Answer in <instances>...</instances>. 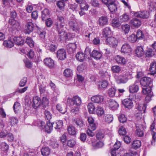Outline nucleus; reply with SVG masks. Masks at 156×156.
Here are the masks:
<instances>
[{
  "mask_svg": "<svg viewBox=\"0 0 156 156\" xmlns=\"http://www.w3.org/2000/svg\"><path fill=\"white\" fill-rule=\"evenodd\" d=\"M66 48L69 53L73 52L76 48V44L74 43H70L66 45Z\"/></svg>",
  "mask_w": 156,
  "mask_h": 156,
  "instance_id": "obj_28",
  "label": "nucleus"
},
{
  "mask_svg": "<svg viewBox=\"0 0 156 156\" xmlns=\"http://www.w3.org/2000/svg\"><path fill=\"white\" fill-rule=\"evenodd\" d=\"M53 124L51 123L49 121L47 122V125H45L44 129L45 131L48 133H50L52 129Z\"/></svg>",
  "mask_w": 156,
  "mask_h": 156,
  "instance_id": "obj_37",
  "label": "nucleus"
},
{
  "mask_svg": "<svg viewBox=\"0 0 156 156\" xmlns=\"http://www.w3.org/2000/svg\"><path fill=\"white\" fill-rule=\"evenodd\" d=\"M116 62L121 64L124 65L126 63V60L124 57L119 55H117L115 57Z\"/></svg>",
  "mask_w": 156,
  "mask_h": 156,
  "instance_id": "obj_26",
  "label": "nucleus"
},
{
  "mask_svg": "<svg viewBox=\"0 0 156 156\" xmlns=\"http://www.w3.org/2000/svg\"><path fill=\"white\" fill-rule=\"evenodd\" d=\"M118 119L119 122L122 123H123L127 120V118L125 117V115L123 114H120L118 116Z\"/></svg>",
  "mask_w": 156,
  "mask_h": 156,
  "instance_id": "obj_60",
  "label": "nucleus"
},
{
  "mask_svg": "<svg viewBox=\"0 0 156 156\" xmlns=\"http://www.w3.org/2000/svg\"><path fill=\"white\" fill-rule=\"evenodd\" d=\"M4 45L7 47L11 48L14 45L13 43L10 40L5 41L3 43Z\"/></svg>",
  "mask_w": 156,
  "mask_h": 156,
  "instance_id": "obj_52",
  "label": "nucleus"
},
{
  "mask_svg": "<svg viewBox=\"0 0 156 156\" xmlns=\"http://www.w3.org/2000/svg\"><path fill=\"white\" fill-rule=\"evenodd\" d=\"M64 74L66 77H69L73 75L72 71L69 69H67L64 70Z\"/></svg>",
  "mask_w": 156,
  "mask_h": 156,
  "instance_id": "obj_55",
  "label": "nucleus"
},
{
  "mask_svg": "<svg viewBox=\"0 0 156 156\" xmlns=\"http://www.w3.org/2000/svg\"><path fill=\"white\" fill-rule=\"evenodd\" d=\"M50 14L48 9H44L42 12V18L43 20H44L45 18L48 17Z\"/></svg>",
  "mask_w": 156,
  "mask_h": 156,
  "instance_id": "obj_44",
  "label": "nucleus"
},
{
  "mask_svg": "<svg viewBox=\"0 0 156 156\" xmlns=\"http://www.w3.org/2000/svg\"><path fill=\"white\" fill-rule=\"evenodd\" d=\"M154 123H153L150 126V129L152 131V135L153 140L154 142H155V140H156V136H155V133L154 131H153L154 129Z\"/></svg>",
  "mask_w": 156,
  "mask_h": 156,
  "instance_id": "obj_58",
  "label": "nucleus"
},
{
  "mask_svg": "<svg viewBox=\"0 0 156 156\" xmlns=\"http://www.w3.org/2000/svg\"><path fill=\"white\" fill-rule=\"evenodd\" d=\"M136 36L137 39H143L145 37L143 32L140 30H137Z\"/></svg>",
  "mask_w": 156,
  "mask_h": 156,
  "instance_id": "obj_48",
  "label": "nucleus"
},
{
  "mask_svg": "<svg viewBox=\"0 0 156 156\" xmlns=\"http://www.w3.org/2000/svg\"><path fill=\"white\" fill-rule=\"evenodd\" d=\"M136 107V109L140 112V113L136 115V118L138 120H139L142 118V114L145 112L146 108V105L145 104H138Z\"/></svg>",
  "mask_w": 156,
  "mask_h": 156,
  "instance_id": "obj_6",
  "label": "nucleus"
},
{
  "mask_svg": "<svg viewBox=\"0 0 156 156\" xmlns=\"http://www.w3.org/2000/svg\"><path fill=\"white\" fill-rule=\"evenodd\" d=\"M58 22L56 23L55 27L57 28V25L58 26V27L62 28L64 27L65 23L63 17L62 16H58Z\"/></svg>",
  "mask_w": 156,
  "mask_h": 156,
  "instance_id": "obj_16",
  "label": "nucleus"
},
{
  "mask_svg": "<svg viewBox=\"0 0 156 156\" xmlns=\"http://www.w3.org/2000/svg\"><path fill=\"white\" fill-rule=\"evenodd\" d=\"M32 106L34 109L37 108L40 105L41 101L40 98L37 96L34 97L33 99Z\"/></svg>",
  "mask_w": 156,
  "mask_h": 156,
  "instance_id": "obj_11",
  "label": "nucleus"
},
{
  "mask_svg": "<svg viewBox=\"0 0 156 156\" xmlns=\"http://www.w3.org/2000/svg\"><path fill=\"white\" fill-rule=\"evenodd\" d=\"M85 54L82 52H78L76 55L77 59L80 62H83L87 56L90 55V50L89 48H87L85 51Z\"/></svg>",
  "mask_w": 156,
  "mask_h": 156,
  "instance_id": "obj_3",
  "label": "nucleus"
},
{
  "mask_svg": "<svg viewBox=\"0 0 156 156\" xmlns=\"http://www.w3.org/2000/svg\"><path fill=\"white\" fill-rule=\"evenodd\" d=\"M57 110L61 113L63 114L66 112L64 107H62L60 104H58L56 106Z\"/></svg>",
  "mask_w": 156,
  "mask_h": 156,
  "instance_id": "obj_51",
  "label": "nucleus"
},
{
  "mask_svg": "<svg viewBox=\"0 0 156 156\" xmlns=\"http://www.w3.org/2000/svg\"><path fill=\"white\" fill-rule=\"evenodd\" d=\"M13 41L15 44L18 45H23L24 43V40L22 37H14Z\"/></svg>",
  "mask_w": 156,
  "mask_h": 156,
  "instance_id": "obj_33",
  "label": "nucleus"
},
{
  "mask_svg": "<svg viewBox=\"0 0 156 156\" xmlns=\"http://www.w3.org/2000/svg\"><path fill=\"white\" fill-rule=\"evenodd\" d=\"M108 23V19L106 16H102L99 18L98 24L100 26L103 27Z\"/></svg>",
  "mask_w": 156,
  "mask_h": 156,
  "instance_id": "obj_20",
  "label": "nucleus"
},
{
  "mask_svg": "<svg viewBox=\"0 0 156 156\" xmlns=\"http://www.w3.org/2000/svg\"><path fill=\"white\" fill-rule=\"evenodd\" d=\"M111 33V31L110 28L109 27H106L103 29L102 34L104 37H106L110 35Z\"/></svg>",
  "mask_w": 156,
  "mask_h": 156,
  "instance_id": "obj_38",
  "label": "nucleus"
},
{
  "mask_svg": "<svg viewBox=\"0 0 156 156\" xmlns=\"http://www.w3.org/2000/svg\"><path fill=\"white\" fill-rule=\"evenodd\" d=\"M122 103L125 107L129 109H131L133 105L132 101L129 99H125Z\"/></svg>",
  "mask_w": 156,
  "mask_h": 156,
  "instance_id": "obj_15",
  "label": "nucleus"
},
{
  "mask_svg": "<svg viewBox=\"0 0 156 156\" xmlns=\"http://www.w3.org/2000/svg\"><path fill=\"white\" fill-rule=\"evenodd\" d=\"M156 3L154 2H150L149 3L148 9L151 11H154L156 9Z\"/></svg>",
  "mask_w": 156,
  "mask_h": 156,
  "instance_id": "obj_47",
  "label": "nucleus"
},
{
  "mask_svg": "<svg viewBox=\"0 0 156 156\" xmlns=\"http://www.w3.org/2000/svg\"><path fill=\"white\" fill-rule=\"evenodd\" d=\"M135 52L137 56L138 57H141L144 55V52L143 48L141 46H139L137 47L135 50Z\"/></svg>",
  "mask_w": 156,
  "mask_h": 156,
  "instance_id": "obj_31",
  "label": "nucleus"
},
{
  "mask_svg": "<svg viewBox=\"0 0 156 156\" xmlns=\"http://www.w3.org/2000/svg\"><path fill=\"white\" fill-rule=\"evenodd\" d=\"M109 107L113 109L117 108L119 106L117 103L113 100H110L109 102Z\"/></svg>",
  "mask_w": 156,
  "mask_h": 156,
  "instance_id": "obj_36",
  "label": "nucleus"
},
{
  "mask_svg": "<svg viewBox=\"0 0 156 156\" xmlns=\"http://www.w3.org/2000/svg\"><path fill=\"white\" fill-rule=\"evenodd\" d=\"M137 38L136 35L133 34H132L128 37V40L131 42H134L136 41Z\"/></svg>",
  "mask_w": 156,
  "mask_h": 156,
  "instance_id": "obj_64",
  "label": "nucleus"
},
{
  "mask_svg": "<svg viewBox=\"0 0 156 156\" xmlns=\"http://www.w3.org/2000/svg\"><path fill=\"white\" fill-rule=\"evenodd\" d=\"M131 23L134 27H138L141 24V22L137 18L133 19L130 21Z\"/></svg>",
  "mask_w": 156,
  "mask_h": 156,
  "instance_id": "obj_27",
  "label": "nucleus"
},
{
  "mask_svg": "<svg viewBox=\"0 0 156 156\" xmlns=\"http://www.w3.org/2000/svg\"><path fill=\"white\" fill-rule=\"evenodd\" d=\"M116 89L114 87L110 88L108 90V94L109 96L113 97L115 96Z\"/></svg>",
  "mask_w": 156,
  "mask_h": 156,
  "instance_id": "obj_54",
  "label": "nucleus"
},
{
  "mask_svg": "<svg viewBox=\"0 0 156 156\" xmlns=\"http://www.w3.org/2000/svg\"><path fill=\"white\" fill-rule=\"evenodd\" d=\"M151 91V88L150 87L142 88V92L144 94L147 95L149 94H152Z\"/></svg>",
  "mask_w": 156,
  "mask_h": 156,
  "instance_id": "obj_53",
  "label": "nucleus"
},
{
  "mask_svg": "<svg viewBox=\"0 0 156 156\" xmlns=\"http://www.w3.org/2000/svg\"><path fill=\"white\" fill-rule=\"evenodd\" d=\"M102 2L106 5L111 12H115L117 11L119 3L116 0H102Z\"/></svg>",
  "mask_w": 156,
  "mask_h": 156,
  "instance_id": "obj_1",
  "label": "nucleus"
},
{
  "mask_svg": "<svg viewBox=\"0 0 156 156\" xmlns=\"http://www.w3.org/2000/svg\"><path fill=\"white\" fill-rule=\"evenodd\" d=\"M91 55L94 59L97 60H99L101 57L102 54L100 52L94 50L92 52Z\"/></svg>",
  "mask_w": 156,
  "mask_h": 156,
  "instance_id": "obj_25",
  "label": "nucleus"
},
{
  "mask_svg": "<svg viewBox=\"0 0 156 156\" xmlns=\"http://www.w3.org/2000/svg\"><path fill=\"white\" fill-rule=\"evenodd\" d=\"M135 16L142 18H147L148 17L149 14L147 11L136 12L134 14Z\"/></svg>",
  "mask_w": 156,
  "mask_h": 156,
  "instance_id": "obj_12",
  "label": "nucleus"
},
{
  "mask_svg": "<svg viewBox=\"0 0 156 156\" xmlns=\"http://www.w3.org/2000/svg\"><path fill=\"white\" fill-rule=\"evenodd\" d=\"M9 24L12 26L13 28L17 29L20 27L19 23L14 19H10L9 21Z\"/></svg>",
  "mask_w": 156,
  "mask_h": 156,
  "instance_id": "obj_23",
  "label": "nucleus"
},
{
  "mask_svg": "<svg viewBox=\"0 0 156 156\" xmlns=\"http://www.w3.org/2000/svg\"><path fill=\"white\" fill-rule=\"evenodd\" d=\"M54 124V126L55 129H59L62 127L63 123L62 120H59L57 121L55 124Z\"/></svg>",
  "mask_w": 156,
  "mask_h": 156,
  "instance_id": "obj_46",
  "label": "nucleus"
},
{
  "mask_svg": "<svg viewBox=\"0 0 156 156\" xmlns=\"http://www.w3.org/2000/svg\"><path fill=\"white\" fill-rule=\"evenodd\" d=\"M76 144L75 141L73 140H69L67 143V145L70 147H74Z\"/></svg>",
  "mask_w": 156,
  "mask_h": 156,
  "instance_id": "obj_63",
  "label": "nucleus"
},
{
  "mask_svg": "<svg viewBox=\"0 0 156 156\" xmlns=\"http://www.w3.org/2000/svg\"><path fill=\"white\" fill-rule=\"evenodd\" d=\"M87 108L89 112L91 114H93L95 110V107L92 103H89L87 105Z\"/></svg>",
  "mask_w": 156,
  "mask_h": 156,
  "instance_id": "obj_41",
  "label": "nucleus"
},
{
  "mask_svg": "<svg viewBox=\"0 0 156 156\" xmlns=\"http://www.w3.org/2000/svg\"><path fill=\"white\" fill-rule=\"evenodd\" d=\"M106 42L107 44L112 47H115L116 46L118 43V41L115 38L113 37H108L106 40Z\"/></svg>",
  "mask_w": 156,
  "mask_h": 156,
  "instance_id": "obj_8",
  "label": "nucleus"
},
{
  "mask_svg": "<svg viewBox=\"0 0 156 156\" xmlns=\"http://www.w3.org/2000/svg\"><path fill=\"white\" fill-rule=\"evenodd\" d=\"M68 25L71 30L77 33L79 32L81 28V24H78L76 19L73 16L70 17Z\"/></svg>",
  "mask_w": 156,
  "mask_h": 156,
  "instance_id": "obj_2",
  "label": "nucleus"
},
{
  "mask_svg": "<svg viewBox=\"0 0 156 156\" xmlns=\"http://www.w3.org/2000/svg\"><path fill=\"white\" fill-rule=\"evenodd\" d=\"M80 7L82 9L87 11L88 9L89 6L85 1H83V2L80 5Z\"/></svg>",
  "mask_w": 156,
  "mask_h": 156,
  "instance_id": "obj_59",
  "label": "nucleus"
},
{
  "mask_svg": "<svg viewBox=\"0 0 156 156\" xmlns=\"http://www.w3.org/2000/svg\"><path fill=\"white\" fill-rule=\"evenodd\" d=\"M108 85V82L106 80H103L99 82L98 86L99 89H103L106 88Z\"/></svg>",
  "mask_w": 156,
  "mask_h": 156,
  "instance_id": "obj_32",
  "label": "nucleus"
},
{
  "mask_svg": "<svg viewBox=\"0 0 156 156\" xmlns=\"http://www.w3.org/2000/svg\"><path fill=\"white\" fill-rule=\"evenodd\" d=\"M139 86L137 84V82H135L129 87V90L131 93H133L137 92L139 90Z\"/></svg>",
  "mask_w": 156,
  "mask_h": 156,
  "instance_id": "obj_18",
  "label": "nucleus"
},
{
  "mask_svg": "<svg viewBox=\"0 0 156 156\" xmlns=\"http://www.w3.org/2000/svg\"><path fill=\"white\" fill-rule=\"evenodd\" d=\"M129 19V16L126 14L122 15L119 18V20L122 22H127Z\"/></svg>",
  "mask_w": 156,
  "mask_h": 156,
  "instance_id": "obj_35",
  "label": "nucleus"
},
{
  "mask_svg": "<svg viewBox=\"0 0 156 156\" xmlns=\"http://www.w3.org/2000/svg\"><path fill=\"white\" fill-rule=\"evenodd\" d=\"M34 29V24L31 22H27L25 26V32L27 34H29L32 32Z\"/></svg>",
  "mask_w": 156,
  "mask_h": 156,
  "instance_id": "obj_14",
  "label": "nucleus"
},
{
  "mask_svg": "<svg viewBox=\"0 0 156 156\" xmlns=\"http://www.w3.org/2000/svg\"><path fill=\"white\" fill-rule=\"evenodd\" d=\"M131 48L130 45L127 43H125L122 46L121 51L124 53H128L131 52Z\"/></svg>",
  "mask_w": 156,
  "mask_h": 156,
  "instance_id": "obj_13",
  "label": "nucleus"
},
{
  "mask_svg": "<svg viewBox=\"0 0 156 156\" xmlns=\"http://www.w3.org/2000/svg\"><path fill=\"white\" fill-rule=\"evenodd\" d=\"M112 26L114 27H119L120 25V23L119 22L117 19H114L112 21Z\"/></svg>",
  "mask_w": 156,
  "mask_h": 156,
  "instance_id": "obj_57",
  "label": "nucleus"
},
{
  "mask_svg": "<svg viewBox=\"0 0 156 156\" xmlns=\"http://www.w3.org/2000/svg\"><path fill=\"white\" fill-rule=\"evenodd\" d=\"M141 141L138 140H134L132 143V147L133 149H136L139 148L141 146Z\"/></svg>",
  "mask_w": 156,
  "mask_h": 156,
  "instance_id": "obj_34",
  "label": "nucleus"
},
{
  "mask_svg": "<svg viewBox=\"0 0 156 156\" xmlns=\"http://www.w3.org/2000/svg\"><path fill=\"white\" fill-rule=\"evenodd\" d=\"M57 57L61 60H63L66 58V54L65 50L64 49H61L57 51Z\"/></svg>",
  "mask_w": 156,
  "mask_h": 156,
  "instance_id": "obj_10",
  "label": "nucleus"
},
{
  "mask_svg": "<svg viewBox=\"0 0 156 156\" xmlns=\"http://www.w3.org/2000/svg\"><path fill=\"white\" fill-rule=\"evenodd\" d=\"M149 70L151 75L154 76L156 73V62H153L151 63Z\"/></svg>",
  "mask_w": 156,
  "mask_h": 156,
  "instance_id": "obj_29",
  "label": "nucleus"
},
{
  "mask_svg": "<svg viewBox=\"0 0 156 156\" xmlns=\"http://www.w3.org/2000/svg\"><path fill=\"white\" fill-rule=\"evenodd\" d=\"M152 83L151 78L148 77H144L141 79L140 80L141 85L144 87L149 86Z\"/></svg>",
  "mask_w": 156,
  "mask_h": 156,
  "instance_id": "obj_9",
  "label": "nucleus"
},
{
  "mask_svg": "<svg viewBox=\"0 0 156 156\" xmlns=\"http://www.w3.org/2000/svg\"><path fill=\"white\" fill-rule=\"evenodd\" d=\"M143 127L142 125H137L136 126V133L138 136H142L144 135V133L143 131Z\"/></svg>",
  "mask_w": 156,
  "mask_h": 156,
  "instance_id": "obj_22",
  "label": "nucleus"
},
{
  "mask_svg": "<svg viewBox=\"0 0 156 156\" xmlns=\"http://www.w3.org/2000/svg\"><path fill=\"white\" fill-rule=\"evenodd\" d=\"M121 28L124 33L125 34H127L129 31L130 27L128 24L123 25L121 26Z\"/></svg>",
  "mask_w": 156,
  "mask_h": 156,
  "instance_id": "obj_45",
  "label": "nucleus"
},
{
  "mask_svg": "<svg viewBox=\"0 0 156 156\" xmlns=\"http://www.w3.org/2000/svg\"><path fill=\"white\" fill-rule=\"evenodd\" d=\"M116 82L118 84L125 83L128 81L127 79L123 75H119L115 78Z\"/></svg>",
  "mask_w": 156,
  "mask_h": 156,
  "instance_id": "obj_19",
  "label": "nucleus"
},
{
  "mask_svg": "<svg viewBox=\"0 0 156 156\" xmlns=\"http://www.w3.org/2000/svg\"><path fill=\"white\" fill-rule=\"evenodd\" d=\"M57 28H56L57 31L58 33L59 38L60 40H67L68 39V34L64 30V27H58V26L57 25Z\"/></svg>",
  "mask_w": 156,
  "mask_h": 156,
  "instance_id": "obj_4",
  "label": "nucleus"
},
{
  "mask_svg": "<svg viewBox=\"0 0 156 156\" xmlns=\"http://www.w3.org/2000/svg\"><path fill=\"white\" fill-rule=\"evenodd\" d=\"M26 43L31 48L34 47V42L32 38L29 37H27L26 39Z\"/></svg>",
  "mask_w": 156,
  "mask_h": 156,
  "instance_id": "obj_50",
  "label": "nucleus"
},
{
  "mask_svg": "<svg viewBox=\"0 0 156 156\" xmlns=\"http://www.w3.org/2000/svg\"><path fill=\"white\" fill-rule=\"evenodd\" d=\"M67 130L69 134L70 135H74L76 133L75 128L73 126H69L68 127Z\"/></svg>",
  "mask_w": 156,
  "mask_h": 156,
  "instance_id": "obj_39",
  "label": "nucleus"
},
{
  "mask_svg": "<svg viewBox=\"0 0 156 156\" xmlns=\"http://www.w3.org/2000/svg\"><path fill=\"white\" fill-rule=\"evenodd\" d=\"M41 106L42 107V108L45 109L48 107V104H49V101L46 97H43L41 102Z\"/></svg>",
  "mask_w": 156,
  "mask_h": 156,
  "instance_id": "obj_24",
  "label": "nucleus"
},
{
  "mask_svg": "<svg viewBox=\"0 0 156 156\" xmlns=\"http://www.w3.org/2000/svg\"><path fill=\"white\" fill-rule=\"evenodd\" d=\"M50 146L53 148H58L59 146L58 143L56 140H51L49 144Z\"/></svg>",
  "mask_w": 156,
  "mask_h": 156,
  "instance_id": "obj_61",
  "label": "nucleus"
},
{
  "mask_svg": "<svg viewBox=\"0 0 156 156\" xmlns=\"http://www.w3.org/2000/svg\"><path fill=\"white\" fill-rule=\"evenodd\" d=\"M73 123L76 124L77 127L81 128L83 127L84 124L82 119L80 118H77L73 120Z\"/></svg>",
  "mask_w": 156,
  "mask_h": 156,
  "instance_id": "obj_17",
  "label": "nucleus"
},
{
  "mask_svg": "<svg viewBox=\"0 0 156 156\" xmlns=\"http://www.w3.org/2000/svg\"><path fill=\"white\" fill-rule=\"evenodd\" d=\"M104 99V96L99 94L93 96L91 98V100L92 102L97 104L102 103L103 102Z\"/></svg>",
  "mask_w": 156,
  "mask_h": 156,
  "instance_id": "obj_7",
  "label": "nucleus"
},
{
  "mask_svg": "<svg viewBox=\"0 0 156 156\" xmlns=\"http://www.w3.org/2000/svg\"><path fill=\"white\" fill-rule=\"evenodd\" d=\"M104 119L105 122L110 123L113 120L112 115L111 114L106 115L104 117Z\"/></svg>",
  "mask_w": 156,
  "mask_h": 156,
  "instance_id": "obj_43",
  "label": "nucleus"
},
{
  "mask_svg": "<svg viewBox=\"0 0 156 156\" xmlns=\"http://www.w3.org/2000/svg\"><path fill=\"white\" fill-rule=\"evenodd\" d=\"M1 148L3 151H5L8 150L9 148V146L5 143L1 142L0 143Z\"/></svg>",
  "mask_w": 156,
  "mask_h": 156,
  "instance_id": "obj_62",
  "label": "nucleus"
},
{
  "mask_svg": "<svg viewBox=\"0 0 156 156\" xmlns=\"http://www.w3.org/2000/svg\"><path fill=\"white\" fill-rule=\"evenodd\" d=\"M104 109L100 106H98L96 108V112L98 116L101 117L104 113Z\"/></svg>",
  "mask_w": 156,
  "mask_h": 156,
  "instance_id": "obj_42",
  "label": "nucleus"
},
{
  "mask_svg": "<svg viewBox=\"0 0 156 156\" xmlns=\"http://www.w3.org/2000/svg\"><path fill=\"white\" fill-rule=\"evenodd\" d=\"M44 62L45 65L49 68H51L54 66V62L51 58H45L44 60Z\"/></svg>",
  "mask_w": 156,
  "mask_h": 156,
  "instance_id": "obj_21",
  "label": "nucleus"
},
{
  "mask_svg": "<svg viewBox=\"0 0 156 156\" xmlns=\"http://www.w3.org/2000/svg\"><path fill=\"white\" fill-rule=\"evenodd\" d=\"M79 106H75L74 105H71L70 108L71 112L74 114H78L79 112Z\"/></svg>",
  "mask_w": 156,
  "mask_h": 156,
  "instance_id": "obj_40",
  "label": "nucleus"
},
{
  "mask_svg": "<svg viewBox=\"0 0 156 156\" xmlns=\"http://www.w3.org/2000/svg\"><path fill=\"white\" fill-rule=\"evenodd\" d=\"M68 104H69L71 102L72 105H71L80 106L81 104V100L80 98L78 96L73 97L72 99L68 98L67 100Z\"/></svg>",
  "mask_w": 156,
  "mask_h": 156,
  "instance_id": "obj_5",
  "label": "nucleus"
},
{
  "mask_svg": "<svg viewBox=\"0 0 156 156\" xmlns=\"http://www.w3.org/2000/svg\"><path fill=\"white\" fill-rule=\"evenodd\" d=\"M112 72L114 73H119L121 70V68L118 66H114L112 67Z\"/></svg>",
  "mask_w": 156,
  "mask_h": 156,
  "instance_id": "obj_56",
  "label": "nucleus"
},
{
  "mask_svg": "<svg viewBox=\"0 0 156 156\" xmlns=\"http://www.w3.org/2000/svg\"><path fill=\"white\" fill-rule=\"evenodd\" d=\"M9 122L12 126H14L17 125L18 122V119L17 118L12 117L9 118Z\"/></svg>",
  "mask_w": 156,
  "mask_h": 156,
  "instance_id": "obj_49",
  "label": "nucleus"
},
{
  "mask_svg": "<svg viewBox=\"0 0 156 156\" xmlns=\"http://www.w3.org/2000/svg\"><path fill=\"white\" fill-rule=\"evenodd\" d=\"M41 153L43 156L49 155L51 152V149L48 147H43L41 150Z\"/></svg>",
  "mask_w": 156,
  "mask_h": 156,
  "instance_id": "obj_30",
  "label": "nucleus"
}]
</instances>
